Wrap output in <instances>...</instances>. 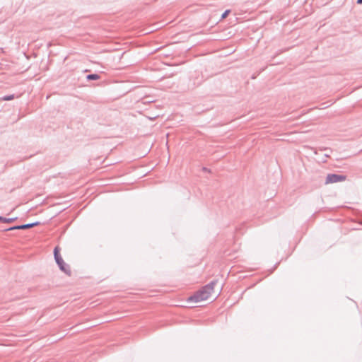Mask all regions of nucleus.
I'll list each match as a JSON object with an SVG mask.
<instances>
[{"mask_svg":"<svg viewBox=\"0 0 362 362\" xmlns=\"http://www.w3.org/2000/svg\"><path fill=\"white\" fill-rule=\"evenodd\" d=\"M216 283L217 281H212L205 286L202 287V289L197 291L194 295L189 297L188 300L197 303L207 300L213 292L214 286Z\"/></svg>","mask_w":362,"mask_h":362,"instance_id":"1","label":"nucleus"},{"mask_svg":"<svg viewBox=\"0 0 362 362\" xmlns=\"http://www.w3.org/2000/svg\"><path fill=\"white\" fill-rule=\"evenodd\" d=\"M54 256L55 261H56L57 265L59 266L60 270L64 272L65 274L70 275L71 274L70 267L67 264H66L64 262V260L59 253V249L58 247H54Z\"/></svg>","mask_w":362,"mask_h":362,"instance_id":"2","label":"nucleus"},{"mask_svg":"<svg viewBox=\"0 0 362 362\" xmlns=\"http://www.w3.org/2000/svg\"><path fill=\"white\" fill-rule=\"evenodd\" d=\"M346 180V176L338 174H328L326 177L325 183H336Z\"/></svg>","mask_w":362,"mask_h":362,"instance_id":"3","label":"nucleus"},{"mask_svg":"<svg viewBox=\"0 0 362 362\" xmlns=\"http://www.w3.org/2000/svg\"><path fill=\"white\" fill-rule=\"evenodd\" d=\"M39 222H34V223H27V224H23V225H18V226H12L8 229H6V230H25V229H28V228H31L34 226H36L37 225H39Z\"/></svg>","mask_w":362,"mask_h":362,"instance_id":"4","label":"nucleus"},{"mask_svg":"<svg viewBox=\"0 0 362 362\" xmlns=\"http://www.w3.org/2000/svg\"><path fill=\"white\" fill-rule=\"evenodd\" d=\"M86 78L89 81L90 80H98L100 78V76L98 74H88L87 76H86Z\"/></svg>","mask_w":362,"mask_h":362,"instance_id":"5","label":"nucleus"},{"mask_svg":"<svg viewBox=\"0 0 362 362\" xmlns=\"http://www.w3.org/2000/svg\"><path fill=\"white\" fill-rule=\"evenodd\" d=\"M14 98H15V95L13 94H12V95H4V97L1 98V100H5V101H8V100H11Z\"/></svg>","mask_w":362,"mask_h":362,"instance_id":"6","label":"nucleus"},{"mask_svg":"<svg viewBox=\"0 0 362 362\" xmlns=\"http://www.w3.org/2000/svg\"><path fill=\"white\" fill-rule=\"evenodd\" d=\"M16 219V218H4V219H3L2 222H4V223H11V222L14 221Z\"/></svg>","mask_w":362,"mask_h":362,"instance_id":"7","label":"nucleus"},{"mask_svg":"<svg viewBox=\"0 0 362 362\" xmlns=\"http://www.w3.org/2000/svg\"><path fill=\"white\" fill-rule=\"evenodd\" d=\"M230 12V10H226V11H225L223 13L222 16H221V18H222V19H223V18H226V17H227V16L228 15V13H229Z\"/></svg>","mask_w":362,"mask_h":362,"instance_id":"8","label":"nucleus"},{"mask_svg":"<svg viewBox=\"0 0 362 362\" xmlns=\"http://www.w3.org/2000/svg\"><path fill=\"white\" fill-rule=\"evenodd\" d=\"M358 4H362V0H357Z\"/></svg>","mask_w":362,"mask_h":362,"instance_id":"9","label":"nucleus"},{"mask_svg":"<svg viewBox=\"0 0 362 362\" xmlns=\"http://www.w3.org/2000/svg\"><path fill=\"white\" fill-rule=\"evenodd\" d=\"M203 170H204V171H206H206H209V170H208V169H207L206 168H203Z\"/></svg>","mask_w":362,"mask_h":362,"instance_id":"10","label":"nucleus"},{"mask_svg":"<svg viewBox=\"0 0 362 362\" xmlns=\"http://www.w3.org/2000/svg\"><path fill=\"white\" fill-rule=\"evenodd\" d=\"M3 219H4V217L3 216H0V221H3Z\"/></svg>","mask_w":362,"mask_h":362,"instance_id":"11","label":"nucleus"}]
</instances>
